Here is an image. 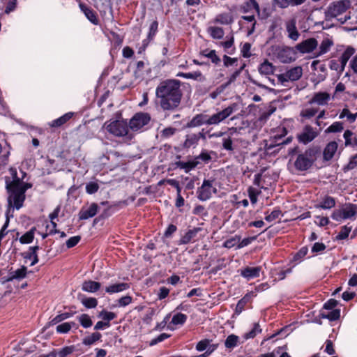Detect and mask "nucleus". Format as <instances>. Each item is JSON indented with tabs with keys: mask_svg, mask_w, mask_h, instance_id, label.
Segmentation results:
<instances>
[{
	"mask_svg": "<svg viewBox=\"0 0 357 357\" xmlns=\"http://www.w3.org/2000/svg\"><path fill=\"white\" fill-rule=\"evenodd\" d=\"M99 189V185L96 182H89L86 185V192L89 195L96 193Z\"/></svg>",
	"mask_w": 357,
	"mask_h": 357,
	"instance_id": "nucleus-64",
	"label": "nucleus"
},
{
	"mask_svg": "<svg viewBox=\"0 0 357 357\" xmlns=\"http://www.w3.org/2000/svg\"><path fill=\"white\" fill-rule=\"evenodd\" d=\"M38 245L31 246L29 248V251L22 254L23 257L25 259H32L31 266H34L39 261V259L37 255V251L39 250Z\"/></svg>",
	"mask_w": 357,
	"mask_h": 357,
	"instance_id": "nucleus-23",
	"label": "nucleus"
},
{
	"mask_svg": "<svg viewBox=\"0 0 357 357\" xmlns=\"http://www.w3.org/2000/svg\"><path fill=\"white\" fill-rule=\"evenodd\" d=\"M335 352L333 348V342L331 340H327L325 342V348L323 353L320 352L314 354L312 357H326L323 354L326 353L328 355H332Z\"/></svg>",
	"mask_w": 357,
	"mask_h": 357,
	"instance_id": "nucleus-42",
	"label": "nucleus"
},
{
	"mask_svg": "<svg viewBox=\"0 0 357 357\" xmlns=\"http://www.w3.org/2000/svg\"><path fill=\"white\" fill-rule=\"evenodd\" d=\"M12 183L13 185L17 187L18 189H24V193L26 191L31 187V185L28 183H24L21 181L19 178L14 179Z\"/></svg>",
	"mask_w": 357,
	"mask_h": 357,
	"instance_id": "nucleus-62",
	"label": "nucleus"
},
{
	"mask_svg": "<svg viewBox=\"0 0 357 357\" xmlns=\"http://www.w3.org/2000/svg\"><path fill=\"white\" fill-rule=\"evenodd\" d=\"M335 155V141L330 142L324 148L323 151V158L326 161L333 158Z\"/></svg>",
	"mask_w": 357,
	"mask_h": 357,
	"instance_id": "nucleus-32",
	"label": "nucleus"
},
{
	"mask_svg": "<svg viewBox=\"0 0 357 357\" xmlns=\"http://www.w3.org/2000/svg\"><path fill=\"white\" fill-rule=\"evenodd\" d=\"M176 77H183L185 79H191L195 81L203 82L206 80L205 76L202 75L201 71L197 70L192 73H182L179 72L176 74Z\"/></svg>",
	"mask_w": 357,
	"mask_h": 357,
	"instance_id": "nucleus-22",
	"label": "nucleus"
},
{
	"mask_svg": "<svg viewBox=\"0 0 357 357\" xmlns=\"http://www.w3.org/2000/svg\"><path fill=\"white\" fill-rule=\"evenodd\" d=\"M202 230L200 227H194L192 229H189L185 234L181 238L178 244L186 245L191 242L197 235L198 232Z\"/></svg>",
	"mask_w": 357,
	"mask_h": 357,
	"instance_id": "nucleus-21",
	"label": "nucleus"
},
{
	"mask_svg": "<svg viewBox=\"0 0 357 357\" xmlns=\"http://www.w3.org/2000/svg\"><path fill=\"white\" fill-rule=\"evenodd\" d=\"M99 210V206L96 203H91L88 206H83L79 212V220H88L94 217Z\"/></svg>",
	"mask_w": 357,
	"mask_h": 357,
	"instance_id": "nucleus-14",
	"label": "nucleus"
},
{
	"mask_svg": "<svg viewBox=\"0 0 357 357\" xmlns=\"http://www.w3.org/2000/svg\"><path fill=\"white\" fill-rule=\"evenodd\" d=\"M98 317L101 318L104 321L110 323L112 320L116 317V314L113 312H109L105 310H102L98 313Z\"/></svg>",
	"mask_w": 357,
	"mask_h": 357,
	"instance_id": "nucleus-46",
	"label": "nucleus"
},
{
	"mask_svg": "<svg viewBox=\"0 0 357 357\" xmlns=\"http://www.w3.org/2000/svg\"><path fill=\"white\" fill-rule=\"evenodd\" d=\"M339 118L341 119L346 118V121L348 123H352L355 122L357 118V112L356 114H352L348 108L345 107L340 114Z\"/></svg>",
	"mask_w": 357,
	"mask_h": 357,
	"instance_id": "nucleus-40",
	"label": "nucleus"
},
{
	"mask_svg": "<svg viewBox=\"0 0 357 357\" xmlns=\"http://www.w3.org/2000/svg\"><path fill=\"white\" fill-rule=\"evenodd\" d=\"M306 0H273V4L284 9L289 6H297L303 4Z\"/></svg>",
	"mask_w": 357,
	"mask_h": 357,
	"instance_id": "nucleus-20",
	"label": "nucleus"
},
{
	"mask_svg": "<svg viewBox=\"0 0 357 357\" xmlns=\"http://www.w3.org/2000/svg\"><path fill=\"white\" fill-rule=\"evenodd\" d=\"M252 294V292L246 294L241 299L238 301L235 308V313L237 315L240 314L243 312L245 305L250 301Z\"/></svg>",
	"mask_w": 357,
	"mask_h": 357,
	"instance_id": "nucleus-38",
	"label": "nucleus"
},
{
	"mask_svg": "<svg viewBox=\"0 0 357 357\" xmlns=\"http://www.w3.org/2000/svg\"><path fill=\"white\" fill-rule=\"evenodd\" d=\"M286 73V77H287L290 81H297L303 75V69L301 66H296L290 68Z\"/></svg>",
	"mask_w": 357,
	"mask_h": 357,
	"instance_id": "nucleus-29",
	"label": "nucleus"
},
{
	"mask_svg": "<svg viewBox=\"0 0 357 357\" xmlns=\"http://www.w3.org/2000/svg\"><path fill=\"white\" fill-rule=\"evenodd\" d=\"M323 209H329L335 206V199L326 196L317 206Z\"/></svg>",
	"mask_w": 357,
	"mask_h": 357,
	"instance_id": "nucleus-45",
	"label": "nucleus"
},
{
	"mask_svg": "<svg viewBox=\"0 0 357 357\" xmlns=\"http://www.w3.org/2000/svg\"><path fill=\"white\" fill-rule=\"evenodd\" d=\"M275 67L268 60H265L258 68L259 73L261 75H270L273 74Z\"/></svg>",
	"mask_w": 357,
	"mask_h": 357,
	"instance_id": "nucleus-30",
	"label": "nucleus"
},
{
	"mask_svg": "<svg viewBox=\"0 0 357 357\" xmlns=\"http://www.w3.org/2000/svg\"><path fill=\"white\" fill-rule=\"evenodd\" d=\"M70 331V326L68 322L59 324L56 328V331L60 334L68 333Z\"/></svg>",
	"mask_w": 357,
	"mask_h": 357,
	"instance_id": "nucleus-63",
	"label": "nucleus"
},
{
	"mask_svg": "<svg viewBox=\"0 0 357 357\" xmlns=\"http://www.w3.org/2000/svg\"><path fill=\"white\" fill-rule=\"evenodd\" d=\"M261 332V329L259 324H254L253 328L248 333H245L243 337L245 340L254 338L258 333Z\"/></svg>",
	"mask_w": 357,
	"mask_h": 357,
	"instance_id": "nucleus-51",
	"label": "nucleus"
},
{
	"mask_svg": "<svg viewBox=\"0 0 357 357\" xmlns=\"http://www.w3.org/2000/svg\"><path fill=\"white\" fill-rule=\"evenodd\" d=\"M101 284L93 280L84 281L82 284V289L85 292L95 293L100 289Z\"/></svg>",
	"mask_w": 357,
	"mask_h": 357,
	"instance_id": "nucleus-25",
	"label": "nucleus"
},
{
	"mask_svg": "<svg viewBox=\"0 0 357 357\" xmlns=\"http://www.w3.org/2000/svg\"><path fill=\"white\" fill-rule=\"evenodd\" d=\"M188 317L181 312H177L172 317V324L174 325H183L187 321Z\"/></svg>",
	"mask_w": 357,
	"mask_h": 357,
	"instance_id": "nucleus-47",
	"label": "nucleus"
},
{
	"mask_svg": "<svg viewBox=\"0 0 357 357\" xmlns=\"http://www.w3.org/2000/svg\"><path fill=\"white\" fill-rule=\"evenodd\" d=\"M181 84L178 79H167L156 87L155 96L164 111L173 112L178 108L183 96Z\"/></svg>",
	"mask_w": 357,
	"mask_h": 357,
	"instance_id": "nucleus-1",
	"label": "nucleus"
},
{
	"mask_svg": "<svg viewBox=\"0 0 357 357\" xmlns=\"http://www.w3.org/2000/svg\"><path fill=\"white\" fill-rule=\"evenodd\" d=\"M75 312H63L61 313L58 315H56L55 317H54L49 323V326H54L56 325L66 319H68L70 317H72Z\"/></svg>",
	"mask_w": 357,
	"mask_h": 357,
	"instance_id": "nucleus-35",
	"label": "nucleus"
},
{
	"mask_svg": "<svg viewBox=\"0 0 357 357\" xmlns=\"http://www.w3.org/2000/svg\"><path fill=\"white\" fill-rule=\"evenodd\" d=\"M6 189L9 194L8 204L9 207L19 210L23 206L25 199L24 189H18L12 182L6 181Z\"/></svg>",
	"mask_w": 357,
	"mask_h": 357,
	"instance_id": "nucleus-3",
	"label": "nucleus"
},
{
	"mask_svg": "<svg viewBox=\"0 0 357 357\" xmlns=\"http://www.w3.org/2000/svg\"><path fill=\"white\" fill-rule=\"evenodd\" d=\"M222 145L223 149L232 152L234 149V146L233 144V141L230 136H225L222 139Z\"/></svg>",
	"mask_w": 357,
	"mask_h": 357,
	"instance_id": "nucleus-50",
	"label": "nucleus"
},
{
	"mask_svg": "<svg viewBox=\"0 0 357 357\" xmlns=\"http://www.w3.org/2000/svg\"><path fill=\"white\" fill-rule=\"evenodd\" d=\"M106 128L109 133L117 137L125 136L128 132V126L123 121H114L107 125Z\"/></svg>",
	"mask_w": 357,
	"mask_h": 357,
	"instance_id": "nucleus-7",
	"label": "nucleus"
},
{
	"mask_svg": "<svg viewBox=\"0 0 357 357\" xmlns=\"http://www.w3.org/2000/svg\"><path fill=\"white\" fill-rule=\"evenodd\" d=\"M158 22L157 20H154L150 24L149 30L148 33V39L153 40L158 32Z\"/></svg>",
	"mask_w": 357,
	"mask_h": 357,
	"instance_id": "nucleus-60",
	"label": "nucleus"
},
{
	"mask_svg": "<svg viewBox=\"0 0 357 357\" xmlns=\"http://www.w3.org/2000/svg\"><path fill=\"white\" fill-rule=\"evenodd\" d=\"M130 288V285L126 282H120L111 284L105 288V291L108 294H112L123 291Z\"/></svg>",
	"mask_w": 357,
	"mask_h": 357,
	"instance_id": "nucleus-27",
	"label": "nucleus"
},
{
	"mask_svg": "<svg viewBox=\"0 0 357 357\" xmlns=\"http://www.w3.org/2000/svg\"><path fill=\"white\" fill-rule=\"evenodd\" d=\"M215 179L213 178H204L200 187L197 190V197L199 201L206 202L209 200L213 194H216L218 190L213 185Z\"/></svg>",
	"mask_w": 357,
	"mask_h": 357,
	"instance_id": "nucleus-4",
	"label": "nucleus"
},
{
	"mask_svg": "<svg viewBox=\"0 0 357 357\" xmlns=\"http://www.w3.org/2000/svg\"><path fill=\"white\" fill-rule=\"evenodd\" d=\"M286 30L288 33V37L296 41L299 36L300 33H298L296 28V21L295 19H291L286 22L285 23Z\"/></svg>",
	"mask_w": 357,
	"mask_h": 357,
	"instance_id": "nucleus-17",
	"label": "nucleus"
},
{
	"mask_svg": "<svg viewBox=\"0 0 357 357\" xmlns=\"http://www.w3.org/2000/svg\"><path fill=\"white\" fill-rule=\"evenodd\" d=\"M194 160L197 162H199V160H201L204 163H208L211 160V156L207 151L203 150L202 151L199 155L194 158Z\"/></svg>",
	"mask_w": 357,
	"mask_h": 357,
	"instance_id": "nucleus-56",
	"label": "nucleus"
},
{
	"mask_svg": "<svg viewBox=\"0 0 357 357\" xmlns=\"http://www.w3.org/2000/svg\"><path fill=\"white\" fill-rule=\"evenodd\" d=\"M261 271L260 266H246L240 270V275L247 280H250L259 277Z\"/></svg>",
	"mask_w": 357,
	"mask_h": 357,
	"instance_id": "nucleus-16",
	"label": "nucleus"
},
{
	"mask_svg": "<svg viewBox=\"0 0 357 357\" xmlns=\"http://www.w3.org/2000/svg\"><path fill=\"white\" fill-rule=\"evenodd\" d=\"M77 319L80 325L84 328H90L93 325L92 320L87 314H82Z\"/></svg>",
	"mask_w": 357,
	"mask_h": 357,
	"instance_id": "nucleus-44",
	"label": "nucleus"
},
{
	"mask_svg": "<svg viewBox=\"0 0 357 357\" xmlns=\"http://www.w3.org/2000/svg\"><path fill=\"white\" fill-rule=\"evenodd\" d=\"M82 303L85 307L92 309L98 305V301L96 298H86L82 299Z\"/></svg>",
	"mask_w": 357,
	"mask_h": 357,
	"instance_id": "nucleus-54",
	"label": "nucleus"
},
{
	"mask_svg": "<svg viewBox=\"0 0 357 357\" xmlns=\"http://www.w3.org/2000/svg\"><path fill=\"white\" fill-rule=\"evenodd\" d=\"M355 53V49L351 46H348L346 50L342 53L339 59L341 65V70H343L349 59Z\"/></svg>",
	"mask_w": 357,
	"mask_h": 357,
	"instance_id": "nucleus-28",
	"label": "nucleus"
},
{
	"mask_svg": "<svg viewBox=\"0 0 357 357\" xmlns=\"http://www.w3.org/2000/svg\"><path fill=\"white\" fill-rule=\"evenodd\" d=\"M199 137L196 134H190L186 136V139L183 142V148L190 149L191 147H195L199 142Z\"/></svg>",
	"mask_w": 357,
	"mask_h": 357,
	"instance_id": "nucleus-33",
	"label": "nucleus"
},
{
	"mask_svg": "<svg viewBox=\"0 0 357 357\" xmlns=\"http://www.w3.org/2000/svg\"><path fill=\"white\" fill-rule=\"evenodd\" d=\"M215 22L221 24H230L233 22L232 16L230 13H224L216 16Z\"/></svg>",
	"mask_w": 357,
	"mask_h": 357,
	"instance_id": "nucleus-39",
	"label": "nucleus"
},
{
	"mask_svg": "<svg viewBox=\"0 0 357 357\" xmlns=\"http://www.w3.org/2000/svg\"><path fill=\"white\" fill-rule=\"evenodd\" d=\"M36 228L32 227L30 230L24 234L19 239L22 244H29L31 243L34 238Z\"/></svg>",
	"mask_w": 357,
	"mask_h": 357,
	"instance_id": "nucleus-41",
	"label": "nucleus"
},
{
	"mask_svg": "<svg viewBox=\"0 0 357 357\" xmlns=\"http://www.w3.org/2000/svg\"><path fill=\"white\" fill-rule=\"evenodd\" d=\"M238 109V104L234 102L211 116H208L204 114H196L188 123L187 126L188 128H195L204 124L208 126L218 125L220 123L230 116L234 112L237 111Z\"/></svg>",
	"mask_w": 357,
	"mask_h": 357,
	"instance_id": "nucleus-2",
	"label": "nucleus"
},
{
	"mask_svg": "<svg viewBox=\"0 0 357 357\" xmlns=\"http://www.w3.org/2000/svg\"><path fill=\"white\" fill-rule=\"evenodd\" d=\"M296 50L289 47H283L278 50L277 58L283 63H291L296 59Z\"/></svg>",
	"mask_w": 357,
	"mask_h": 357,
	"instance_id": "nucleus-10",
	"label": "nucleus"
},
{
	"mask_svg": "<svg viewBox=\"0 0 357 357\" xmlns=\"http://www.w3.org/2000/svg\"><path fill=\"white\" fill-rule=\"evenodd\" d=\"M278 132L280 133L271 137L270 139L269 149L280 145L287 144L291 141V137H287L284 139H283V137L287 135V130L284 127L279 128Z\"/></svg>",
	"mask_w": 357,
	"mask_h": 357,
	"instance_id": "nucleus-11",
	"label": "nucleus"
},
{
	"mask_svg": "<svg viewBox=\"0 0 357 357\" xmlns=\"http://www.w3.org/2000/svg\"><path fill=\"white\" fill-rule=\"evenodd\" d=\"M207 32L213 39H222L225 35L223 29L219 26H209Z\"/></svg>",
	"mask_w": 357,
	"mask_h": 357,
	"instance_id": "nucleus-34",
	"label": "nucleus"
},
{
	"mask_svg": "<svg viewBox=\"0 0 357 357\" xmlns=\"http://www.w3.org/2000/svg\"><path fill=\"white\" fill-rule=\"evenodd\" d=\"M357 215V205L351 203L346 204L336 211V220L352 219Z\"/></svg>",
	"mask_w": 357,
	"mask_h": 357,
	"instance_id": "nucleus-8",
	"label": "nucleus"
},
{
	"mask_svg": "<svg viewBox=\"0 0 357 357\" xmlns=\"http://www.w3.org/2000/svg\"><path fill=\"white\" fill-rule=\"evenodd\" d=\"M314 162L312 158H306L303 153L297 156L294 162V167L298 171H305L311 167Z\"/></svg>",
	"mask_w": 357,
	"mask_h": 357,
	"instance_id": "nucleus-15",
	"label": "nucleus"
},
{
	"mask_svg": "<svg viewBox=\"0 0 357 357\" xmlns=\"http://www.w3.org/2000/svg\"><path fill=\"white\" fill-rule=\"evenodd\" d=\"M27 268L25 266H22L18 268L9 273L8 278L6 279L7 282L13 281L14 280H21L26 276Z\"/></svg>",
	"mask_w": 357,
	"mask_h": 357,
	"instance_id": "nucleus-26",
	"label": "nucleus"
},
{
	"mask_svg": "<svg viewBox=\"0 0 357 357\" xmlns=\"http://www.w3.org/2000/svg\"><path fill=\"white\" fill-rule=\"evenodd\" d=\"M238 337L234 334L228 335L225 341V346L227 349H234L238 344Z\"/></svg>",
	"mask_w": 357,
	"mask_h": 357,
	"instance_id": "nucleus-43",
	"label": "nucleus"
},
{
	"mask_svg": "<svg viewBox=\"0 0 357 357\" xmlns=\"http://www.w3.org/2000/svg\"><path fill=\"white\" fill-rule=\"evenodd\" d=\"M318 135V132L311 126H304L302 131L298 134L297 138L300 143L307 144L313 141Z\"/></svg>",
	"mask_w": 357,
	"mask_h": 357,
	"instance_id": "nucleus-9",
	"label": "nucleus"
},
{
	"mask_svg": "<svg viewBox=\"0 0 357 357\" xmlns=\"http://www.w3.org/2000/svg\"><path fill=\"white\" fill-rule=\"evenodd\" d=\"M74 351V346H66L63 347L58 352H56V356H58L59 357H67L68 356L72 354Z\"/></svg>",
	"mask_w": 357,
	"mask_h": 357,
	"instance_id": "nucleus-59",
	"label": "nucleus"
},
{
	"mask_svg": "<svg viewBox=\"0 0 357 357\" xmlns=\"http://www.w3.org/2000/svg\"><path fill=\"white\" fill-rule=\"evenodd\" d=\"M331 96L327 91H318L314 93L308 103L310 105H317L324 106L328 104Z\"/></svg>",
	"mask_w": 357,
	"mask_h": 357,
	"instance_id": "nucleus-13",
	"label": "nucleus"
},
{
	"mask_svg": "<svg viewBox=\"0 0 357 357\" xmlns=\"http://www.w3.org/2000/svg\"><path fill=\"white\" fill-rule=\"evenodd\" d=\"M352 229V226L347 224L346 225L342 226L340 228V231L338 234L336 235V240H344L349 237V234L351 233Z\"/></svg>",
	"mask_w": 357,
	"mask_h": 357,
	"instance_id": "nucleus-37",
	"label": "nucleus"
},
{
	"mask_svg": "<svg viewBox=\"0 0 357 357\" xmlns=\"http://www.w3.org/2000/svg\"><path fill=\"white\" fill-rule=\"evenodd\" d=\"M308 252L307 247L301 248L294 256L293 261L296 264L301 261V260L306 256Z\"/></svg>",
	"mask_w": 357,
	"mask_h": 357,
	"instance_id": "nucleus-52",
	"label": "nucleus"
},
{
	"mask_svg": "<svg viewBox=\"0 0 357 357\" xmlns=\"http://www.w3.org/2000/svg\"><path fill=\"white\" fill-rule=\"evenodd\" d=\"M318 112V109L310 107L303 109L301 112V116L305 119H310L314 116Z\"/></svg>",
	"mask_w": 357,
	"mask_h": 357,
	"instance_id": "nucleus-58",
	"label": "nucleus"
},
{
	"mask_svg": "<svg viewBox=\"0 0 357 357\" xmlns=\"http://www.w3.org/2000/svg\"><path fill=\"white\" fill-rule=\"evenodd\" d=\"M151 121V116L148 113H137L130 119L129 128L135 132H142L145 126L148 125Z\"/></svg>",
	"mask_w": 357,
	"mask_h": 357,
	"instance_id": "nucleus-6",
	"label": "nucleus"
},
{
	"mask_svg": "<svg viewBox=\"0 0 357 357\" xmlns=\"http://www.w3.org/2000/svg\"><path fill=\"white\" fill-rule=\"evenodd\" d=\"M207 50H205L203 52L202 54L208 58L210 59L211 62L215 65H218L220 62V58L216 54V52L214 50H209L208 52H206Z\"/></svg>",
	"mask_w": 357,
	"mask_h": 357,
	"instance_id": "nucleus-49",
	"label": "nucleus"
},
{
	"mask_svg": "<svg viewBox=\"0 0 357 357\" xmlns=\"http://www.w3.org/2000/svg\"><path fill=\"white\" fill-rule=\"evenodd\" d=\"M357 167V154L351 156L347 165L344 166L343 171L347 172L349 170L354 169Z\"/></svg>",
	"mask_w": 357,
	"mask_h": 357,
	"instance_id": "nucleus-57",
	"label": "nucleus"
},
{
	"mask_svg": "<svg viewBox=\"0 0 357 357\" xmlns=\"http://www.w3.org/2000/svg\"><path fill=\"white\" fill-rule=\"evenodd\" d=\"M79 6L89 21L94 25L98 24V20L97 18L96 13L93 9L82 3L79 4Z\"/></svg>",
	"mask_w": 357,
	"mask_h": 357,
	"instance_id": "nucleus-19",
	"label": "nucleus"
},
{
	"mask_svg": "<svg viewBox=\"0 0 357 357\" xmlns=\"http://www.w3.org/2000/svg\"><path fill=\"white\" fill-rule=\"evenodd\" d=\"M281 215H282V211L280 210V208H275L273 209V211L271 213L267 214L265 216V220L267 222H271L280 218V217Z\"/></svg>",
	"mask_w": 357,
	"mask_h": 357,
	"instance_id": "nucleus-53",
	"label": "nucleus"
},
{
	"mask_svg": "<svg viewBox=\"0 0 357 357\" xmlns=\"http://www.w3.org/2000/svg\"><path fill=\"white\" fill-rule=\"evenodd\" d=\"M351 6L349 0H340L336 1V13H342Z\"/></svg>",
	"mask_w": 357,
	"mask_h": 357,
	"instance_id": "nucleus-48",
	"label": "nucleus"
},
{
	"mask_svg": "<svg viewBox=\"0 0 357 357\" xmlns=\"http://www.w3.org/2000/svg\"><path fill=\"white\" fill-rule=\"evenodd\" d=\"M176 128L171 126L165 128L162 130H161L160 137L162 139H169L171 137H172L176 133Z\"/></svg>",
	"mask_w": 357,
	"mask_h": 357,
	"instance_id": "nucleus-55",
	"label": "nucleus"
},
{
	"mask_svg": "<svg viewBox=\"0 0 357 357\" xmlns=\"http://www.w3.org/2000/svg\"><path fill=\"white\" fill-rule=\"evenodd\" d=\"M200 162H197L194 160H189L188 161L178 160L176 161L174 165L176 168L183 169L185 173H189L190 171L197 167Z\"/></svg>",
	"mask_w": 357,
	"mask_h": 357,
	"instance_id": "nucleus-18",
	"label": "nucleus"
},
{
	"mask_svg": "<svg viewBox=\"0 0 357 357\" xmlns=\"http://www.w3.org/2000/svg\"><path fill=\"white\" fill-rule=\"evenodd\" d=\"M73 112H67L58 119L52 121L48 124L52 128H59L68 121L73 116Z\"/></svg>",
	"mask_w": 357,
	"mask_h": 357,
	"instance_id": "nucleus-24",
	"label": "nucleus"
},
{
	"mask_svg": "<svg viewBox=\"0 0 357 357\" xmlns=\"http://www.w3.org/2000/svg\"><path fill=\"white\" fill-rule=\"evenodd\" d=\"M102 337V335L99 332L93 333L91 335L86 336L82 340V344L85 346H90L93 344L97 341H99Z\"/></svg>",
	"mask_w": 357,
	"mask_h": 357,
	"instance_id": "nucleus-36",
	"label": "nucleus"
},
{
	"mask_svg": "<svg viewBox=\"0 0 357 357\" xmlns=\"http://www.w3.org/2000/svg\"><path fill=\"white\" fill-rule=\"evenodd\" d=\"M318 45L317 40L314 38H307L298 43L295 48L302 54L312 52Z\"/></svg>",
	"mask_w": 357,
	"mask_h": 357,
	"instance_id": "nucleus-12",
	"label": "nucleus"
},
{
	"mask_svg": "<svg viewBox=\"0 0 357 357\" xmlns=\"http://www.w3.org/2000/svg\"><path fill=\"white\" fill-rule=\"evenodd\" d=\"M354 135V132L350 130H345L343 137L345 140L344 143L346 146L357 147V137Z\"/></svg>",
	"mask_w": 357,
	"mask_h": 357,
	"instance_id": "nucleus-31",
	"label": "nucleus"
},
{
	"mask_svg": "<svg viewBox=\"0 0 357 357\" xmlns=\"http://www.w3.org/2000/svg\"><path fill=\"white\" fill-rule=\"evenodd\" d=\"M321 318L327 319L330 322L335 321V298H331L324 304L322 309L320 310L319 317L314 318L313 321L321 324Z\"/></svg>",
	"mask_w": 357,
	"mask_h": 357,
	"instance_id": "nucleus-5",
	"label": "nucleus"
},
{
	"mask_svg": "<svg viewBox=\"0 0 357 357\" xmlns=\"http://www.w3.org/2000/svg\"><path fill=\"white\" fill-rule=\"evenodd\" d=\"M332 45H333V43L331 41H330L329 40H328V39L324 40L319 46V55H321V54L326 53L329 50L330 47Z\"/></svg>",
	"mask_w": 357,
	"mask_h": 357,
	"instance_id": "nucleus-61",
	"label": "nucleus"
}]
</instances>
